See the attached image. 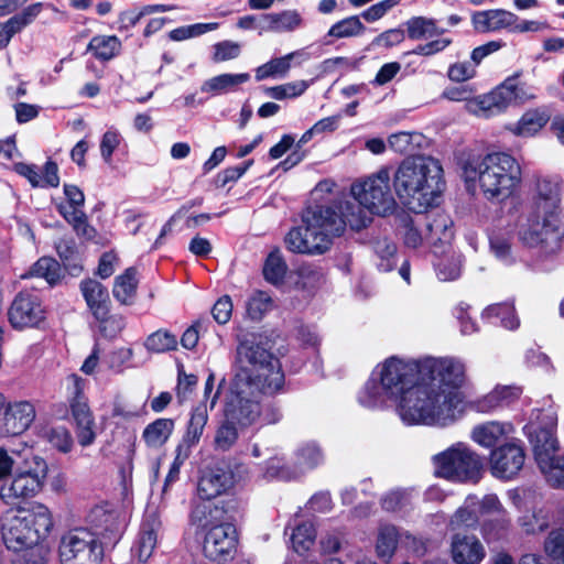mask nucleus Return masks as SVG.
Listing matches in <instances>:
<instances>
[{
  "instance_id": "1",
  "label": "nucleus",
  "mask_w": 564,
  "mask_h": 564,
  "mask_svg": "<svg viewBox=\"0 0 564 564\" xmlns=\"http://www.w3.org/2000/svg\"><path fill=\"white\" fill-rule=\"evenodd\" d=\"M239 361L245 358L253 369L240 366L231 383L235 395L227 417L241 426L251 425L260 415V395H275L282 390V364L279 357L260 344L241 341L237 348Z\"/></svg>"
},
{
  "instance_id": "2",
  "label": "nucleus",
  "mask_w": 564,
  "mask_h": 564,
  "mask_svg": "<svg viewBox=\"0 0 564 564\" xmlns=\"http://www.w3.org/2000/svg\"><path fill=\"white\" fill-rule=\"evenodd\" d=\"M330 188L326 181L319 182L311 192L307 207L302 213V225L291 229L284 242L297 253L323 254L334 237L344 234V221L337 209V200H319L318 196Z\"/></svg>"
},
{
  "instance_id": "3",
  "label": "nucleus",
  "mask_w": 564,
  "mask_h": 564,
  "mask_svg": "<svg viewBox=\"0 0 564 564\" xmlns=\"http://www.w3.org/2000/svg\"><path fill=\"white\" fill-rule=\"evenodd\" d=\"M405 366L413 368L412 376L399 384L397 395V410L406 424H446L454 421L458 404L457 395L452 392L436 391L422 378L420 367L415 360L404 361Z\"/></svg>"
},
{
  "instance_id": "4",
  "label": "nucleus",
  "mask_w": 564,
  "mask_h": 564,
  "mask_svg": "<svg viewBox=\"0 0 564 564\" xmlns=\"http://www.w3.org/2000/svg\"><path fill=\"white\" fill-rule=\"evenodd\" d=\"M392 176L397 196L408 209L416 214L434 206L445 187L443 167L432 156H408L397 170L392 169Z\"/></svg>"
},
{
  "instance_id": "5",
  "label": "nucleus",
  "mask_w": 564,
  "mask_h": 564,
  "mask_svg": "<svg viewBox=\"0 0 564 564\" xmlns=\"http://www.w3.org/2000/svg\"><path fill=\"white\" fill-rule=\"evenodd\" d=\"M458 165L468 182L478 180L484 196L501 203L511 197L521 184L522 171L514 156L507 152H491L485 156L463 153Z\"/></svg>"
},
{
  "instance_id": "6",
  "label": "nucleus",
  "mask_w": 564,
  "mask_h": 564,
  "mask_svg": "<svg viewBox=\"0 0 564 564\" xmlns=\"http://www.w3.org/2000/svg\"><path fill=\"white\" fill-rule=\"evenodd\" d=\"M53 527L52 512L42 503L8 510L1 517L3 543L14 553L42 550L41 543L48 538Z\"/></svg>"
},
{
  "instance_id": "7",
  "label": "nucleus",
  "mask_w": 564,
  "mask_h": 564,
  "mask_svg": "<svg viewBox=\"0 0 564 564\" xmlns=\"http://www.w3.org/2000/svg\"><path fill=\"white\" fill-rule=\"evenodd\" d=\"M434 475L452 482L477 484L484 473L485 460L465 443H456L432 458Z\"/></svg>"
},
{
  "instance_id": "8",
  "label": "nucleus",
  "mask_w": 564,
  "mask_h": 564,
  "mask_svg": "<svg viewBox=\"0 0 564 564\" xmlns=\"http://www.w3.org/2000/svg\"><path fill=\"white\" fill-rule=\"evenodd\" d=\"M413 368L404 365L398 357L388 358L381 369L379 380L370 378L358 394V401L368 409H379L387 400L397 401L399 384L412 376Z\"/></svg>"
},
{
  "instance_id": "9",
  "label": "nucleus",
  "mask_w": 564,
  "mask_h": 564,
  "mask_svg": "<svg viewBox=\"0 0 564 564\" xmlns=\"http://www.w3.org/2000/svg\"><path fill=\"white\" fill-rule=\"evenodd\" d=\"M392 167L382 166L366 180L354 183L352 197L360 199L370 215L386 217L395 212L398 204L391 188Z\"/></svg>"
},
{
  "instance_id": "10",
  "label": "nucleus",
  "mask_w": 564,
  "mask_h": 564,
  "mask_svg": "<svg viewBox=\"0 0 564 564\" xmlns=\"http://www.w3.org/2000/svg\"><path fill=\"white\" fill-rule=\"evenodd\" d=\"M47 464L40 456L24 460L23 467H17L10 484H4L0 496L7 503H15L17 499H28L36 496L43 488L47 476Z\"/></svg>"
},
{
  "instance_id": "11",
  "label": "nucleus",
  "mask_w": 564,
  "mask_h": 564,
  "mask_svg": "<svg viewBox=\"0 0 564 564\" xmlns=\"http://www.w3.org/2000/svg\"><path fill=\"white\" fill-rule=\"evenodd\" d=\"M58 554L62 564H98L104 557V547L97 532L75 528L61 538Z\"/></svg>"
},
{
  "instance_id": "12",
  "label": "nucleus",
  "mask_w": 564,
  "mask_h": 564,
  "mask_svg": "<svg viewBox=\"0 0 564 564\" xmlns=\"http://www.w3.org/2000/svg\"><path fill=\"white\" fill-rule=\"evenodd\" d=\"M422 378L436 391L452 392L458 397L457 390L465 382V366L454 358H426L416 361ZM459 401V399L457 398Z\"/></svg>"
},
{
  "instance_id": "13",
  "label": "nucleus",
  "mask_w": 564,
  "mask_h": 564,
  "mask_svg": "<svg viewBox=\"0 0 564 564\" xmlns=\"http://www.w3.org/2000/svg\"><path fill=\"white\" fill-rule=\"evenodd\" d=\"M68 402L72 416L76 424L78 443L86 447L94 443L96 433L94 431V416L85 394L87 381L76 373L67 377Z\"/></svg>"
},
{
  "instance_id": "14",
  "label": "nucleus",
  "mask_w": 564,
  "mask_h": 564,
  "mask_svg": "<svg viewBox=\"0 0 564 564\" xmlns=\"http://www.w3.org/2000/svg\"><path fill=\"white\" fill-rule=\"evenodd\" d=\"M45 318L43 300L34 290L20 291L8 308V321L18 330L39 327Z\"/></svg>"
},
{
  "instance_id": "15",
  "label": "nucleus",
  "mask_w": 564,
  "mask_h": 564,
  "mask_svg": "<svg viewBox=\"0 0 564 564\" xmlns=\"http://www.w3.org/2000/svg\"><path fill=\"white\" fill-rule=\"evenodd\" d=\"M237 544L236 525H213L205 534L203 552L212 562L226 564L234 560Z\"/></svg>"
},
{
  "instance_id": "16",
  "label": "nucleus",
  "mask_w": 564,
  "mask_h": 564,
  "mask_svg": "<svg viewBox=\"0 0 564 564\" xmlns=\"http://www.w3.org/2000/svg\"><path fill=\"white\" fill-rule=\"evenodd\" d=\"M236 477L225 463H215L200 470L197 482V494L202 500H213L220 496H229L235 487Z\"/></svg>"
},
{
  "instance_id": "17",
  "label": "nucleus",
  "mask_w": 564,
  "mask_h": 564,
  "mask_svg": "<svg viewBox=\"0 0 564 564\" xmlns=\"http://www.w3.org/2000/svg\"><path fill=\"white\" fill-rule=\"evenodd\" d=\"M525 452L520 442H507L491 449L490 471L494 477L510 480L523 468Z\"/></svg>"
},
{
  "instance_id": "18",
  "label": "nucleus",
  "mask_w": 564,
  "mask_h": 564,
  "mask_svg": "<svg viewBox=\"0 0 564 564\" xmlns=\"http://www.w3.org/2000/svg\"><path fill=\"white\" fill-rule=\"evenodd\" d=\"M540 218L542 221L538 219L520 230V239L529 248L541 247L546 252L552 251L560 246L562 239L560 218L545 215H540Z\"/></svg>"
},
{
  "instance_id": "19",
  "label": "nucleus",
  "mask_w": 564,
  "mask_h": 564,
  "mask_svg": "<svg viewBox=\"0 0 564 564\" xmlns=\"http://www.w3.org/2000/svg\"><path fill=\"white\" fill-rule=\"evenodd\" d=\"M36 417V410L32 402L21 400L4 401L0 419V436H20L26 432Z\"/></svg>"
},
{
  "instance_id": "20",
  "label": "nucleus",
  "mask_w": 564,
  "mask_h": 564,
  "mask_svg": "<svg viewBox=\"0 0 564 564\" xmlns=\"http://www.w3.org/2000/svg\"><path fill=\"white\" fill-rule=\"evenodd\" d=\"M561 177H538L533 204L536 218L540 215L558 217L561 204Z\"/></svg>"
},
{
  "instance_id": "21",
  "label": "nucleus",
  "mask_w": 564,
  "mask_h": 564,
  "mask_svg": "<svg viewBox=\"0 0 564 564\" xmlns=\"http://www.w3.org/2000/svg\"><path fill=\"white\" fill-rule=\"evenodd\" d=\"M523 431L532 445L536 463L543 465L552 460V456L558 449L553 427L530 423L523 427Z\"/></svg>"
},
{
  "instance_id": "22",
  "label": "nucleus",
  "mask_w": 564,
  "mask_h": 564,
  "mask_svg": "<svg viewBox=\"0 0 564 564\" xmlns=\"http://www.w3.org/2000/svg\"><path fill=\"white\" fill-rule=\"evenodd\" d=\"M79 289L95 319L99 323L107 322L110 314V297L107 288L99 281L88 278L80 282Z\"/></svg>"
},
{
  "instance_id": "23",
  "label": "nucleus",
  "mask_w": 564,
  "mask_h": 564,
  "mask_svg": "<svg viewBox=\"0 0 564 564\" xmlns=\"http://www.w3.org/2000/svg\"><path fill=\"white\" fill-rule=\"evenodd\" d=\"M485 555V547L475 535L457 533L453 536L452 557L456 564H479Z\"/></svg>"
},
{
  "instance_id": "24",
  "label": "nucleus",
  "mask_w": 564,
  "mask_h": 564,
  "mask_svg": "<svg viewBox=\"0 0 564 564\" xmlns=\"http://www.w3.org/2000/svg\"><path fill=\"white\" fill-rule=\"evenodd\" d=\"M42 9L43 3H33L11 17L7 22L0 23V50L7 48L11 39L30 25L41 13Z\"/></svg>"
},
{
  "instance_id": "25",
  "label": "nucleus",
  "mask_w": 564,
  "mask_h": 564,
  "mask_svg": "<svg viewBox=\"0 0 564 564\" xmlns=\"http://www.w3.org/2000/svg\"><path fill=\"white\" fill-rule=\"evenodd\" d=\"M336 200L338 213H340V218L344 221V229L346 226H349L352 230L359 231L372 221L371 216L366 213L367 208L360 203V199L354 197L352 200Z\"/></svg>"
},
{
  "instance_id": "26",
  "label": "nucleus",
  "mask_w": 564,
  "mask_h": 564,
  "mask_svg": "<svg viewBox=\"0 0 564 564\" xmlns=\"http://www.w3.org/2000/svg\"><path fill=\"white\" fill-rule=\"evenodd\" d=\"M296 464L300 470H286L284 468V480H295L300 478L306 470L314 469L323 463L324 456L321 447L316 443H307L297 448Z\"/></svg>"
},
{
  "instance_id": "27",
  "label": "nucleus",
  "mask_w": 564,
  "mask_h": 564,
  "mask_svg": "<svg viewBox=\"0 0 564 564\" xmlns=\"http://www.w3.org/2000/svg\"><path fill=\"white\" fill-rule=\"evenodd\" d=\"M212 505L210 521L213 525H235L241 516V501L234 495L225 496Z\"/></svg>"
},
{
  "instance_id": "28",
  "label": "nucleus",
  "mask_w": 564,
  "mask_h": 564,
  "mask_svg": "<svg viewBox=\"0 0 564 564\" xmlns=\"http://www.w3.org/2000/svg\"><path fill=\"white\" fill-rule=\"evenodd\" d=\"M323 279L322 269L313 263H302L294 270H289L284 263V285L293 283L296 288L308 289L318 284Z\"/></svg>"
},
{
  "instance_id": "29",
  "label": "nucleus",
  "mask_w": 564,
  "mask_h": 564,
  "mask_svg": "<svg viewBox=\"0 0 564 564\" xmlns=\"http://www.w3.org/2000/svg\"><path fill=\"white\" fill-rule=\"evenodd\" d=\"M55 207L58 214L73 227L78 237L87 240L95 238L96 229L88 224L87 216L82 208L73 207L65 203H58Z\"/></svg>"
},
{
  "instance_id": "30",
  "label": "nucleus",
  "mask_w": 564,
  "mask_h": 564,
  "mask_svg": "<svg viewBox=\"0 0 564 564\" xmlns=\"http://www.w3.org/2000/svg\"><path fill=\"white\" fill-rule=\"evenodd\" d=\"M367 28L359 15H350L334 23L323 39L325 45H332L333 39H345L362 35Z\"/></svg>"
},
{
  "instance_id": "31",
  "label": "nucleus",
  "mask_w": 564,
  "mask_h": 564,
  "mask_svg": "<svg viewBox=\"0 0 564 564\" xmlns=\"http://www.w3.org/2000/svg\"><path fill=\"white\" fill-rule=\"evenodd\" d=\"M207 421L208 413L206 405L199 404L194 408L187 423L186 432L178 445H185L188 451H192V448L199 443Z\"/></svg>"
},
{
  "instance_id": "32",
  "label": "nucleus",
  "mask_w": 564,
  "mask_h": 564,
  "mask_svg": "<svg viewBox=\"0 0 564 564\" xmlns=\"http://www.w3.org/2000/svg\"><path fill=\"white\" fill-rule=\"evenodd\" d=\"M174 420L160 417L147 425L142 437L149 447L158 448L164 445L174 431Z\"/></svg>"
},
{
  "instance_id": "33",
  "label": "nucleus",
  "mask_w": 564,
  "mask_h": 564,
  "mask_svg": "<svg viewBox=\"0 0 564 564\" xmlns=\"http://www.w3.org/2000/svg\"><path fill=\"white\" fill-rule=\"evenodd\" d=\"M506 436L505 425L499 422H488L474 427L471 432L473 440L487 448H496L503 443Z\"/></svg>"
},
{
  "instance_id": "34",
  "label": "nucleus",
  "mask_w": 564,
  "mask_h": 564,
  "mask_svg": "<svg viewBox=\"0 0 564 564\" xmlns=\"http://www.w3.org/2000/svg\"><path fill=\"white\" fill-rule=\"evenodd\" d=\"M138 288L137 269L130 267L115 279L112 294L121 304H130Z\"/></svg>"
},
{
  "instance_id": "35",
  "label": "nucleus",
  "mask_w": 564,
  "mask_h": 564,
  "mask_svg": "<svg viewBox=\"0 0 564 564\" xmlns=\"http://www.w3.org/2000/svg\"><path fill=\"white\" fill-rule=\"evenodd\" d=\"M250 75L241 74H221L203 83L200 89L204 93L224 94L235 89L238 85L248 82Z\"/></svg>"
},
{
  "instance_id": "36",
  "label": "nucleus",
  "mask_w": 564,
  "mask_h": 564,
  "mask_svg": "<svg viewBox=\"0 0 564 564\" xmlns=\"http://www.w3.org/2000/svg\"><path fill=\"white\" fill-rule=\"evenodd\" d=\"M399 531L393 524L380 527L377 535L376 551L380 558L389 560L393 556L399 544Z\"/></svg>"
},
{
  "instance_id": "37",
  "label": "nucleus",
  "mask_w": 564,
  "mask_h": 564,
  "mask_svg": "<svg viewBox=\"0 0 564 564\" xmlns=\"http://www.w3.org/2000/svg\"><path fill=\"white\" fill-rule=\"evenodd\" d=\"M404 25L406 26V35L410 40H420L423 37H432L445 33L444 29L436 26L434 19L425 17H413L409 19Z\"/></svg>"
},
{
  "instance_id": "38",
  "label": "nucleus",
  "mask_w": 564,
  "mask_h": 564,
  "mask_svg": "<svg viewBox=\"0 0 564 564\" xmlns=\"http://www.w3.org/2000/svg\"><path fill=\"white\" fill-rule=\"evenodd\" d=\"M120 46L121 43L117 36L97 35L90 40L87 51L93 52L97 59L110 61L119 53Z\"/></svg>"
},
{
  "instance_id": "39",
  "label": "nucleus",
  "mask_w": 564,
  "mask_h": 564,
  "mask_svg": "<svg viewBox=\"0 0 564 564\" xmlns=\"http://www.w3.org/2000/svg\"><path fill=\"white\" fill-rule=\"evenodd\" d=\"M395 226L397 230L402 236L405 247L416 249L422 245V235L419 229L414 227L413 218L410 214L404 210L397 214Z\"/></svg>"
},
{
  "instance_id": "40",
  "label": "nucleus",
  "mask_w": 564,
  "mask_h": 564,
  "mask_svg": "<svg viewBox=\"0 0 564 564\" xmlns=\"http://www.w3.org/2000/svg\"><path fill=\"white\" fill-rule=\"evenodd\" d=\"M510 519L501 516L485 520L481 524V534L487 543L508 540L510 532Z\"/></svg>"
},
{
  "instance_id": "41",
  "label": "nucleus",
  "mask_w": 564,
  "mask_h": 564,
  "mask_svg": "<svg viewBox=\"0 0 564 564\" xmlns=\"http://www.w3.org/2000/svg\"><path fill=\"white\" fill-rule=\"evenodd\" d=\"M484 317L495 318L507 329H516L519 326V319L516 315L514 306L510 303H497L489 305L482 313Z\"/></svg>"
},
{
  "instance_id": "42",
  "label": "nucleus",
  "mask_w": 564,
  "mask_h": 564,
  "mask_svg": "<svg viewBox=\"0 0 564 564\" xmlns=\"http://www.w3.org/2000/svg\"><path fill=\"white\" fill-rule=\"evenodd\" d=\"M31 275L43 278L51 285H56L62 278V268L57 260L51 257L40 258L31 268Z\"/></svg>"
},
{
  "instance_id": "43",
  "label": "nucleus",
  "mask_w": 564,
  "mask_h": 564,
  "mask_svg": "<svg viewBox=\"0 0 564 564\" xmlns=\"http://www.w3.org/2000/svg\"><path fill=\"white\" fill-rule=\"evenodd\" d=\"M55 249L63 261L64 268L72 274L76 275L83 268L78 262V251L73 239H59L55 243Z\"/></svg>"
},
{
  "instance_id": "44",
  "label": "nucleus",
  "mask_w": 564,
  "mask_h": 564,
  "mask_svg": "<svg viewBox=\"0 0 564 564\" xmlns=\"http://www.w3.org/2000/svg\"><path fill=\"white\" fill-rule=\"evenodd\" d=\"M550 120V116L540 110L527 111L520 119L516 133L522 137H531L539 132Z\"/></svg>"
},
{
  "instance_id": "45",
  "label": "nucleus",
  "mask_w": 564,
  "mask_h": 564,
  "mask_svg": "<svg viewBox=\"0 0 564 564\" xmlns=\"http://www.w3.org/2000/svg\"><path fill=\"white\" fill-rule=\"evenodd\" d=\"M316 531L311 522L299 524L292 532L291 543L294 552L304 555L314 544Z\"/></svg>"
},
{
  "instance_id": "46",
  "label": "nucleus",
  "mask_w": 564,
  "mask_h": 564,
  "mask_svg": "<svg viewBox=\"0 0 564 564\" xmlns=\"http://www.w3.org/2000/svg\"><path fill=\"white\" fill-rule=\"evenodd\" d=\"M144 347L148 351L155 354L175 350L177 348V338L169 330L159 329L147 337Z\"/></svg>"
},
{
  "instance_id": "47",
  "label": "nucleus",
  "mask_w": 564,
  "mask_h": 564,
  "mask_svg": "<svg viewBox=\"0 0 564 564\" xmlns=\"http://www.w3.org/2000/svg\"><path fill=\"white\" fill-rule=\"evenodd\" d=\"M262 274L268 283L276 288L282 285V253L279 247H274L268 254L263 263Z\"/></svg>"
},
{
  "instance_id": "48",
  "label": "nucleus",
  "mask_w": 564,
  "mask_h": 564,
  "mask_svg": "<svg viewBox=\"0 0 564 564\" xmlns=\"http://www.w3.org/2000/svg\"><path fill=\"white\" fill-rule=\"evenodd\" d=\"M156 545V533L152 528L143 524L138 539L132 547V552L138 556L140 562H147Z\"/></svg>"
},
{
  "instance_id": "49",
  "label": "nucleus",
  "mask_w": 564,
  "mask_h": 564,
  "mask_svg": "<svg viewBox=\"0 0 564 564\" xmlns=\"http://www.w3.org/2000/svg\"><path fill=\"white\" fill-rule=\"evenodd\" d=\"M273 308L272 297L264 291L257 290L247 301V314L252 321H260Z\"/></svg>"
},
{
  "instance_id": "50",
  "label": "nucleus",
  "mask_w": 564,
  "mask_h": 564,
  "mask_svg": "<svg viewBox=\"0 0 564 564\" xmlns=\"http://www.w3.org/2000/svg\"><path fill=\"white\" fill-rule=\"evenodd\" d=\"M282 20V14H260L256 15H245L239 19L237 25L243 30H272L278 29L279 23Z\"/></svg>"
},
{
  "instance_id": "51",
  "label": "nucleus",
  "mask_w": 564,
  "mask_h": 564,
  "mask_svg": "<svg viewBox=\"0 0 564 564\" xmlns=\"http://www.w3.org/2000/svg\"><path fill=\"white\" fill-rule=\"evenodd\" d=\"M44 438L58 452L69 453L74 445L70 432L65 426H51L44 431Z\"/></svg>"
},
{
  "instance_id": "52",
  "label": "nucleus",
  "mask_w": 564,
  "mask_h": 564,
  "mask_svg": "<svg viewBox=\"0 0 564 564\" xmlns=\"http://www.w3.org/2000/svg\"><path fill=\"white\" fill-rule=\"evenodd\" d=\"M87 523L95 529L98 534L111 531V525L115 522V516L112 512L106 510L102 507H94L90 509L86 517Z\"/></svg>"
},
{
  "instance_id": "53",
  "label": "nucleus",
  "mask_w": 564,
  "mask_h": 564,
  "mask_svg": "<svg viewBox=\"0 0 564 564\" xmlns=\"http://www.w3.org/2000/svg\"><path fill=\"white\" fill-rule=\"evenodd\" d=\"M236 422L228 419L218 427L215 435V448L217 451H229L238 440Z\"/></svg>"
},
{
  "instance_id": "54",
  "label": "nucleus",
  "mask_w": 564,
  "mask_h": 564,
  "mask_svg": "<svg viewBox=\"0 0 564 564\" xmlns=\"http://www.w3.org/2000/svg\"><path fill=\"white\" fill-rule=\"evenodd\" d=\"M192 451L187 449L185 445H177L175 448V457L170 466L169 473L165 477L163 485V495H165L170 487L180 479L181 467L191 456Z\"/></svg>"
},
{
  "instance_id": "55",
  "label": "nucleus",
  "mask_w": 564,
  "mask_h": 564,
  "mask_svg": "<svg viewBox=\"0 0 564 564\" xmlns=\"http://www.w3.org/2000/svg\"><path fill=\"white\" fill-rule=\"evenodd\" d=\"M544 551L546 555L557 563L564 564V529L552 530L545 541Z\"/></svg>"
},
{
  "instance_id": "56",
  "label": "nucleus",
  "mask_w": 564,
  "mask_h": 564,
  "mask_svg": "<svg viewBox=\"0 0 564 564\" xmlns=\"http://www.w3.org/2000/svg\"><path fill=\"white\" fill-rule=\"evenodd\" d=\"M218 28V23H196L191 25H184L172 30L169 33L171 41H184L191 37H196L205 34L209 31H214Z\"/></svg>"
},
{
  "instance_id": "57",
  "label": "nucleus",
  "mask_w": 564,
  "mask_h": 564,
  "mask_svg": "<svg viewBox=\"0 0 564 564\" xmlns=\"http://www.w3.org/2000/svg\"><path fill=\"white\" fill-rule=\"evenodd\" d=\"M206 501L207 500L192 502L189 512L191 524L202 528H212V505Z\"/></svg>"
},
{
  "instance_id": "58",
  "label": "nucleus",
  "mask_w": 564,
  "mask_h": 564,
  "mask_svg": "<svg viewBox=\"0 0 564 564\" xmlns=\"http://www.w3.org/2000/svg\"><path fill=\"white\" fill-rule=\"evenodd\" d=\"M405 39V31L401 28L389 29L377 35L370 43L371 47L391 48Z\"/></svg>"
},
{
  "instance_id": "59",
  "label": "nucleus",
  "mask_w": 564,
  "mask_h": 564,
  "mask_svg": "<svg viewBox=\"0 0 564 564\" xmlns=\"http://www.w3.org/2000/svg\"><path fill=\"white\" fill-rule=\"evenodd\" d=\"M408 498L404 490L397 489L389 491L380 499L382 510L387 512L401 511L406 505Z\"/></svg>"
},
{
  "instance_id": "60",
  "label": "nucleus",
  "mask_w": 564,
  "mask_h": 564,
  "mask_svg": "<svg viewBox=\"0 0 564 564\" xmlns=\"http://www.w3.org/2000/svg\"><path fill=\"white\" fill-rule=\"evenodd\" d=\"M121 137L116 130H108L100 141V154L106 163H110L115 150L120 144Z\"/></svg>"
},
{
  "instance_id": "61",
  "label": "nucleus",
  "mask_w": 564,
  "mask_h": 564,
  "mask_svg": "<svg viewBox=\"0 0 564 564\" xmlns=\"http://www.w3.org/2000/svg\"><path fill=\"white\" fill-rule=\"evenodd\" d=\"M252 164V161L245 162L237 166L227 167L216 176V185L218 187H225L230 182H236L240 178L248 167Z\"/></svg>"
},
{
  "instance_id": "62",
  "label": "nucleus",
  "mask_w": 564,
  "mask_h": 564,
  "mask_svg": "<svg viewBox=\"0 0 564 564\" xmlns=\"http://www.w3.org/2000/svg\"><path fill=\"white\" fill-rule=\"evenodd\" d=\"M215 52L213 61L216 63L234 59L240 54V46L237 43L230 41H223L214 46Z\"/></svg>"
},
{
  "instance_id": "63",
  "label": "nucleus",
  "mask_w": 564,
  "mask_h": 564,
  "mask_svg": "<svg viewBox=\"0 0 564 564\" xmlns=\"http://www.w3.org/2000/svg\"><path fill=\"white\" fill-rule=\"evenodd\" d=\"M214 319L218 324H226L229 322L232 314V303L229 295L219 297L212 308Z\"/></svg>"
},
{
  "instance_id": "64",
  "label": "nucleus",
  "mask_w": 564,
  "mask_h": 564,
  "mask_svg": "<svg viewBox=\"0 0 564 564\" xmlns=\"http://www.w3.org/2000/svg\"><path fill=\"white\" fill-rule=\"evenodd\" d=\"M545 465L550 466V478L553 487L564 488V455L563 456H552V460L546 463Z\"/></svg>"
}]
</instances>
